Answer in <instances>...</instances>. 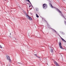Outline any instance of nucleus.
<instances>
[{
  "label": "nucleus",
  "mask_w": 66,
  "mask_h": 66,
  "mask_svg": "<svg viewBox=\"0 0 66 66\" xmlns=\"http://www.w3.org/2000/svg\"><path fill=\"white\" fill-rule=\"evenodd\" d=\"M0 48H2V46H1V45H0Z\"/></svg>",
  "instance_id": "obj_13"
},
{
  "label": "nucleus",
  "mask_w": 66,
  "mask_h": 66,
  "mask_svg": "<svg viewBox=\"0 0 66 66\" xmlns=\"http://www.w3.org/2000/svg\"><path fill=\"white\" fill-rule=\"evenodd\" d=\"M6 59L7 60L9 61V62H11V60L10 57L9 56H6Z\"/></svg>",
  "instance_id": "obj_3"
},
{
  "label": "nucleus",
  "mask_w": 66,
  "mask_h": 66,
  "mask_svg": "<svg viewBox=\"0 0 66 66\" xmlns=\"http://www.w3.org/2000/svg\"><path fill=\"white\" fill-rule=\"evenodd\" d=\"M56 10H57V11H58V12H60V14L61 15V16H62V17H64V16H63V15L62 14V12H61V11H60L58 9L56 8Z\"/></svg>",
  "instance_id": "obj_4"
},
{
  "label": "nucleus",
  "mask_w": 66,
  "mask_h": 66,
  "mask_svg": "<svg viewBox=\"0 0 66 66\" xmlns=\"http://www.w3.org/2000/svg\"><path fill=\"white\" fill-rule=\"evenodd\" d=\"M47 65H48V63L47 64Z\"/></svg>",
  "instance_id": "obj_22"
},
{
  "label": "nucleus",
  "mask_w": 66,
  "mask_h": 66,
  "mask_svg": "<svg viewBox=\"0 0 66 66\" xmlns=\"http://www.w3.org/2000/svg\"><path fill=\"white\" fill-rule=\"evenodd\" d=\"M28 19H29V20H32V18L30 16L29 17Z\"/></svg>",
  "instance_id": "obj_7"
},
{
  "label": "nucleus",
  "mask_w": 66,
  "mask_h": 66,
  "mask_svg": "<svg viewBox=\"0 0 66 66\" xmlns=\"http://www.w3.org/2000/svg\"><path fill=\"white\" fill-rule=\"evenodd\" d=\"M31 5H30L29 6V7H31Z\"/></svg>",
  "instance_id": "obj_18"
},
{
  "label": "nucleus",
  "mask_w": 66,
  "mask_h": 66,
  "mask_svg": "<svg viewBox=\"0 0 66 66\" xmlns=\"http://www.w3.org/2000/svg\"><path fill=\"white\" fill-rule=\"evenodd\" d=\"M43 7L44 9H46L47 8V5L46 4H43Z\"/></svg>",
  "instance_id": "obj_2"
},
{
  "label": "nucleus",
  "mask_w": 66,
  "mask_h": 66,
  "mask_svg": "<svg viewBox=\"0 0 66 66\" xmlns=\"http://www.w3.org/2000/svg\"><path fill=\"white\" fill-rule=\"evenodd\" d=\"M59 45L60 47V49H64V48L62 47V45H61V42H59Z\"/></svg>",
  "instance_id": "obj_5"
},
{
  "label": "nucleus",
  "mask_w": 66,
  "mask_h": 66,
  "mask_svg": "<svg viewBox=\"0 0 66 66\" xmlns=\"http://www.w3.org/2000/svg\"><path fill=\"white\" fill-rule=\"evenodd\" d=\"M51 52L52 53V52H53V49H51Z\"/></svg>",
  "instance_id": "obj_9"
},
{
  "label": "nucleus",
  "mask_w": 66,
  "mask_h": 66,
  "mask_svg": "<svg viewBox=\"0 0 66 66\" xmlns=\"http://www.w3.org/2000/svg\"><path fill=\"white\" fill-rule=\"evenodd\" d=\"M52 31H53V32H55V33H56V34H58V35H59V36L62 39V41H63V42H66L65 40H64V39H63V38H62L61 37L60 35H59V34L57 32H56V31H55V30L53 29H52Z\"/></svg>",
  "instance_id": "obj_1"
},
{
  "label": "nucleus",
  "mask_w": 66,
  "mask_h": 66,
  "mask_svg": "<svg viewBox=\"0 0 66 66\" xmlns=\"http://www.w3.org/2000/svg\"><path fill=\"white\" fill-rule=\"evenodd\" d=\"M39 57V58H40V57Z\"/></svg>",
  "instance_id": "obj_20"
},
{
  "label": "nucleus",
  "mask_w": 66,
  "mask_h": 66,
  "mask_svg": "<svg viewBox=\"0 0 66 66\" xmlns=\"http://www.w3.org/2000/svg\"><path fill=\"white\" fill-rule=\"evenodd\" d=\"M10 35H11V33H10Z\"/></svg>",
  "instance_id": "obj_19"
},
{
  "label": "nucleus",
  "mask_w": 66,
  "mask_h": 66,
  "mask_svg": "<svg viewBox=\"0 0 66 66\" xmlns=\"http://www.w3.org/2000/svg\"><path fill=\"white\" fill-rule=\"evenodd\" d=\"M14 38V39H15V40H16V38Z\"/></svg>",
  "instance_id": "obj_15"
},
{
  "label": "nucleus",
  "mask_w": 66,
  "mask_h": 66,
  "mask_svg": "<svg viewBox=\"0 0 66 66\" xmlns=\"http://www.w3.org/2000/svg\"><path fill=\"white\" fill-rule=\"evenodd\" d=\"M51 7L52 8H55V7H53V6H52V5L51 4Z\"/></svg>",
  "instance_id": "obj_12"
},
{
  "label": "nucleus",
  "mask_w": 66,
  "mask_h": 66,
  "mask_svg": "<svg viewBox=\"0 0 66 66\" xmlns=\"http://www.w3.org/2000/svg\"><path fill=\"white\" fill-rule=\"evenodd\" d=\"M19 63V64H20V65H21V64H22L21 63Z\"/></svg>",
  "instance_id": "obj_14"
},
{
  "label": "nucleus",
  "mask_w": 66,
  "mask_h": 66,
  "mask_svg": "<svg viewBox=\"0 0 66 66\" xmlns=\"http://www.w3.org/2000/svg\"><path fill=\"white\" fill-rule=\"evenodd\" d=\"M31 5H32V4H31Z\"/></svg>",
  "instance_id": "obj_21"
},
{
  "label": "nucleus",
  "mask_w": 66,
  "mask_h": 66,
  "mask_svg": "<svg viewBox=\"0 0 66 66\" xmlns=\"http://www.w3.org/2000/svg\"><path fill=\"white\" fill-rule=\"evenodd\" d=\"M34 55H35V56H37L36 54H35Z\"/></svg>",
  "instance_id": "obj_17"
},
{
  "label": "nucleus",
  "mask_w": 66,
  "mask_h": 66,
  "mask_svg": "<svg viewBox=\"0 0 66 66\" xmlns=\"http://www.w3.org/2000/svg\"><path fill=\"white\" fill-rule=\"evenodd\" d=\"M43 33H44V32H43Z\"/></svg>",
  "instance_id": "obj_23"
},
{
  "label": "nucleus",
  "mask_w": 66,
  "mask_h": 66,
  "mask_svg": "<svg viewBox=\"0 0 66 66\" xmlns=\"http://www.w3.org/2000/svg\"><path fill=\"white\" fill-rule=\"evenodd\" d=\"M65 24H66V22L65 21Z\"/></svg>",
  "instance_id": "obj_16"
},
{
  "label": "nucleus",
  "mask_w": 66,
  "mask_h": 66,
  "mask_svg": "<svg viewBox=\"0 0 66 66\" xmlns=\"http://www.w3.org/2000/svg\"><path fill=\"white\" fill-rule=\"evenodd\" d=\"M26 18H28V19L29 18V17L30 16H29V15H26Z\"/></svg>",
  "instance_id": "obj_8"
},
{
  "label": "nucleus",
  "mask_w": 66,
  "mask_h": 66,
  "mask_svg": "<svg viewBox=\"0 0 66 66\" xmlns=\"http://www.w3.org/2000/svg\"><path fill=\"white\" fill-rule=\"evenodd\" d=\"M54 63L55 64V65H56V66H59L60 65H59V64L58 63H57L56 61H54Z\"/></svg>",
  "instance_id": "obj_6"
},
{
  "label": "nucleus",
  "mask_w": 66,
  "mask_h": 66,
  "mask_svg": "<svg viewBox=\"0 0 66 66\" xmlns=\"http://www.w3.org/2000/svg\"><path fill=\"white\" fill-rule=\"evenodd\" d=\"M26 1H28V2H29L30 4H31V2H30V1L29 0H26Z\"/></svg>",
  "instance_id": "obj_11"
},
{
  "label": "nucleus",
  "mask_w": 66,
  "mask_h": 66,
  "mask_svg": "<svg viewBox=\"0 0 66 66\" xmlns=\"http://www.w3.org/2000/svg\"><path fill=\"white\" fill-rule=\"evenodd\" d=\"M36 17H37V18H38L39 17V16H38V15L37 14H36Z\"/></svg>",
  "instance_id": "obj_10"
}]
</instances>
